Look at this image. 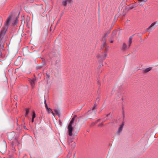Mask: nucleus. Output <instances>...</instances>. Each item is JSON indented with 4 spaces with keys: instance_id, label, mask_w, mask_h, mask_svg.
<instances>
[{
    "instance_id": "nucleus-1",
    "label": "nucleus",
    "mask_w": 158,
    "mask_h": 158,
    "mask_svg": "<svg viewBox=\"0 0 158 158\" xmlns=\"http://www.w3.org/2000/svg\"><path fill=\"white\" fill-rule=\"evenodd\" d=\"M157 22H155L152 23L151 25L147 28V31H151L152 30H154L156 27V24L157 23Z\"/></svg>"
},
{
    "instance_id": "nucleus-2",
    "label": "nucleus",
    "mask_w": 158,
    "mask_h": 158,
    "mask_svg": "<svg viewBox=\"0 0 158 158\" xmlns=\"http://www.w3.org/2000/svg\"><path fill=\"white\" fill-rule=\"evenodd\" d=\"M29 82L31 85V88L32 89H34L35 88V83L36 82V79H29Z\"/></svg>"
},
{
    "instance_id": "nucleus-3",
    "label": "nucleus",
    "mask_w": 158,
    "mask_h": 158,
    "mask_svg": "<svg viewBox=\"0 0 158 158\" xmlns=\"http://www.w3.org/2000/svg\"><path fill=\"white\" fill-rule=\"evenodd\" d=\"M73 128L72 126L69 125L68 127V130L69 135L71 136L72 135V131H73Z\"/></svg>"
},
{
    "instance_id": "nucleus-4",
    "label": "nucleus",
    "mask_w": 158,
    "mask_h": 158,
    "mask_svg": "<svg viewBox=\"0 0 158 158\" xmlns=\"http://www.w3.org/2000/svg\"><path fill=\"white\" fill-rule=\"evenodd\" d=\"M124 126V123H122L120 125V127L119 128L118 130L117 131V134L118 135L120 134L121 132L122 131L123 129V127Z\"/></svg>"
},
{
    "instance_id": "nucleus-5",
    "label": "nucleus",
    "mask_w": 158,
    "mask_h": 158,
    "mask_svg": "<svg viewBox=\"0 0 158 158\" xmlns=\"http://www.w3.org/2000/svg\"><path fill=\"white\" fill-rule=\"evenodd\" d=\"M68 143L69 145H71V148L73 149L76 146L75 143L74 142H73L72 140L70 141H68Z\"/></svg>"
},
{
    "instance_id": "nucleus-6",
    "label": "nucleus",
    "mask_w": 158,
    "mask_h": 158,
    "mask_svg": "<svg viewBox=\"0 0 158 158\" xmlns=\"http://www.w3.org/2000/svg\"><path fill=\"white\" fill-rule=\"evenodd\" d=\"M72 2V0H63L62 2V4L65 6L67 4L70 3Z\"/></svg>"
},
{
    "instance_id": "nucleus-7",
    "label": "nucleus",
    "mask_w": 158,
    "mask_h": 158,
    "mask_svg": "<svg viewBox=\"0 0 158 158\" xmlns=\"http://www.w3.org/2000/svg\"><path fill=\"white\" fill-rule=\"evenodd\" d=\"M14 133L13 132L8 133L7 134V136L8 139L10 140H11L14 138Z\"/></svg>"
},
{
    "instance_id": "nucleus-8",
    "label": "nucleus",
    "mask_w": 158,
    "mask_h": 158,
    "mask_svg": "<svg viewBox=\"0 0 158 158\" xmlns=\"http://www.w3.org/2000/svg\"><path fill=\"white\" fill-rule=\"evenodd\" d=\"M107 54H105L104 55H102L99 57V60L101 61H102L104 60L107 57Z\"/></svg>"
},
{
    "instance_id": "nucleus-9",
    "label": "nucleus",
    "mask_w": 158,
    "mask_h": 158,
    "mask_svg": "<svg viewBox=\"0 0 158 158\" xmlns=\"http://www.w3.org/2000/svg\"><path fill=\"white\" fill-rule=\"evenodd\" d=\"M6 146L5 144L3 147L2 146L0 147V151L2 152H4L6 151Z\"/></svg>"
},
{
    "instance_id": "nucleus-10",
    "label": "nucleus",
    "mask_w": 158,
    "mask_h": 158,
    "mask_svg": "<svg viewBox=\"0 0 158 158\" xmlns=\"http://www.w3.org/2000/svg\"><path fill=\"white\" fill-rule=\"evenodd\" d=\"M128 48V47L127 46L125 43H123L121 48V49L123 51H125L127 50Z\"/></svg>"
},
{
    "instance_id": "nucleus-11",
    "label": "nucleus",
    "mask_w": 158,
    "mask_h": 158,
    "mask_svg": "<svg viewBox=\"0 0 158 158\" xmlns=\"http://www.w3.org/2000/svg\"><path fill=\"white\" fill-rule=\"evenodd\" d=\"M117 34V31L116 30H115L113 31L112 33L111 39H112L114 38L115 36H116Z\"/></svg>"
},
{
    "instance_id": "nucleus-12",
    "label": "nucleus",
    "mask_w": 158,
    "mask_h": 158,
    "mask_svg": "<svg viewBox=\"0 0 158 158\" xmlns=\"http://www.w3.org/2000/svg\"><path fill=\"white\" fill-rule=\"evenodd\" d=\"M96 106H95V104L92 109V110L93 111L91 113L93 114V116L95 115L96 114V111L94 110V109H96Z\"/></svg>"
},
{
    "instance_id": "nucleus-13",
    "label": "nucleus",
    "mask_w": 158,
    "mask_h": 158,
    "mask_svg": "<svg viewBox=\"0 0 158 158\" xmlns=\"http://www.w3.org/2000/svg\"><path fill=\"white\" fill-rule=\"evenodd\" d=\"M19 15H18L17 17L15 18V19L14 20V22L13 23L14 25H15L18 23V18L19 17Z\"/></svg>"
},
{
    "instance_id": "nucleus-14",
    "label": "nucleus",
    "mask_w": 158,
    "mask_h": 158,
    "mask_svg": "<svg viewBox=\"0 0 158 158\" xmlns=\"http://www.w3.org/2000/svg\"><path fill=\"white\" fill-rule=\"evenodd\" d=\"M76 117V116H75L74 117H73L71 119V121H70L69 124V125H70L72 126V125L74 123V120L75 118V117Z\"/></svg>"
},
{
    "instance_id": "nucleus-15",
    "label": "nucleus",
    "mask_w": 158,
    "mask_h": 158,
    "mask_svg": "<svg viewBox=\"0 0 158 158\" xmlns=\"http://www.w3.org/2000/svg\"><path fill=\"white\" fill-rule=\"evenodd\" d=\"M152 69V67H149L147 68L146 69L144 70V73H147L148 72H149Z\"/></svg>"
},
{
    "instance_id": "nucleus-16",
    "label": "nucleus",
    "mask_w": 158,
    "mask_h": 158,
    "mask_svg": "<svg viewBox=\"0 0 158 158\" xmlns=\"http://www.w3.org/2000/svg\"><path fill=\"white\" fill-rule=\"evenodd\" d=\"M54 111L56 113V114L58 116H59L60 115V112L57 109H55L54 110Z\"/></svg>"
},
{
    "instance_id": "nucleus-17",
    "label": "nucleus",
    "mask_w": 158,
    "mask_h": 158,
    "mask_svg": "<svg viewBox=\"0 0 158 158\" xmlns=\"http://www.w3.org/2000/svg\"><path fill=\"white\" fill-rule=\"evenodd\" d=\"M132 37H129V41H128L129 45H128V47H129L130 46L131 44L132 43Z\"/></svg>"
},
{
    "instance_id": "nucleus-18",
    "label": "nucleus",
    "mask_w": 158,
    "mask_h": 158,
    "mask_svg": "<svg viewBox=\"0 0 158 158\" xmlns=\"http://www.w3.org/2000/svg\"><path fill=\"white\" fill-rule=\"evenodd\" d=\"M29 113V110L28 108H26L25 109V116L27 117Z\"/></svg>"
},
{
    "instance_id": "nucleus-19",
    "label": "nucleus",
    "mask_w": 158,
    "mask_h": 158,
    "mask_svg": "<svg viewBox=\"0 0 158 158\" xmlns=\"http://www.w3.org/2000/svg\"><path fill=\"white\" fill-rule=\"evenodd\" d=\"M106 37L105 36H104L102 37V41L103 43H106Z\"/></svg>"
},
{
    "instance_id": "nucleus-20",
    "label": "nucleus",
    "mask_w": 158,
    "mask_h": 158,
    "mask_svg": "<svg viewBox=\"0 0 158 158\" xmlns=\"http://www.w3.org/2000/svg\"><path fill=\"white\" fill-rule=\"evenodd\" d=\"M148 0H138L139 2H143V3L147 1Z\"/></svg>"
},
{
    "instance_id": "nucleus-21",
    "label": "nucleus",
    "mask_w": 158,
    "mask_h": 158,
    "mask_svg": "<svg viewBox=\"0 0 158 158\" xmlns=\"http://www.w3.org/2000/svg\"><path fill=\"white\" fill-rule=\"evenodd\" d=\"M44 104H45V106L46 108L47 109H48V107L47 106V104L46 103V100H45V101H44Z\"/></svg>"
},
{
    "instance_id": "nucleus-22",
    "label": "nucleus",
    "mask_w": 158,
    "mask_h": 158,
    "mask_svg": "<svg viewBox=\"0 0 158 158\" xmlns=\"http://www.w3.org/2000/svg\"><path fill=\"white\" fill-rule=\"evenodd\" d=\"M110 32V30L109 31L107 32L105 35L104 36H107L108 35V34Z\"/></svg>"
},
{
    "instance_id": "nucleus-23",
    "label": "nucleus",
    "mask_w": 158,
    "mask_h": 158,
    "mask_svg": "<svg viewBox=\"0 0 158 158\" xmlns=\"http://www.w3.org/2000/svg\"><path fill=\"white\" fill-rule=\"evenodd\" d=\"M35 113L34 112H33V115H32V118L34 119L35 118Z\"/></svg>"
},
{
    "instance_id": "nucleus-24",
    "label": "nucleus",
    "mask_w": 158,
    "mask_h": 158,
    "mask_svg": "<svg viewBox=\"0 0 158 158\" xmlns=\"http://www.w3.org/2000/svg\"><path fill=\"white\" fill-rule=\"evenodd\" d=\"M106 43H103V44H102V49H103V47H105V45H106Z\"/></svg>"
},
{
    "instance_id": "nucleus-25",
    "label": "nucleus",
    "mask_w": 158,
    "mask_h": 158,
    "mask_svg": "<svg viewBox=\"0 0 158 158\" xmlns=\"http://www.w3.org/2000/svg\"><path fill=\"white\" fill-rule=\"evenodd\" d=\"M59 124L60 125V126L62 125V122L60 120H59Z\"/></svg>"
},
{
    "instance_id": "nucleus-26",
    "label": "nucleus",
    "mask_w": 158,
    "mask_h": 158,
    "mask_svg": "<svg viewBox=\"0 0 158 158\" xmlns=\"http://www.w3.org/2000/svg\"><path fill=\"white\" fill-rule=\"evenodd\" d=\"M50 113H51L54 116V114L51 109H50Z\"/></svg>"
},
{
    "instance_id": "nucleus-27",
    "label": "nucleus",
    "mask_w": 158,
    "mask_h": 158,
    "mask_svg": "<svg viewBox=\"0 0 158 158\" xmlns=\"http://www.w3.org/2000/svg\"><path fill=\"white\" fill-rule=\"evenodd\" d=\"M109 48L108 47H106V48H105L106 51H107L108 50Z\"/></svg>"
},
{
    "instance_id": "nucleus-28",
    "label": "nucleus",
    "mask_w": 158,
    "mask_h": 158,
    "mask_svg": "<svg viewBox=\"0 0 158 158\" xmlns=\"http://www.w3.org/2000/svg\"><path fill=\"white\" fill-rule=\"evenodd\" d=\"M50 109H51L50 108H48V109H47V110L48 112V113H50Z\"/></svg>"
},
{
    "instance_id": "nucleus-29",
    "label": "nucleus",
    "mask_w": 158,
    "mask_h": 158,
    "mask_svg": "<svg viewBox=\"0 0 158 158\" xmlns=\"http://www.w3.org/2000/svg\"><path fill=\"white\" fill-rule=\"evenodd\" d=\"M144 146H143L140 149V151H141L143 150V148Z\"/></svg>"
},
{
    "instance_id": "nucleus-30",
    "label": "nucleus",
    "mask_w": 158,
    "mask_h": 158,
    "mask_svg": "<svg viewBox=\"0 0 158 158\" xmlns=\"http://www.w3.org/2000/svg\"><path fill=\"white\" fill-rule=\"evenodd\" d=\"M98 14L99 15H100V9L99 8H98Z\"/></svg>"
},
{
    "instance_id": "nucleus-31",
    "label": "nucleus",
    "mask_w": 158,
    "mask_h": 158,
    "mask_svg": "<svg viewBox=\"0 0 158 158\" xmlns=\"http://www.w3.org/2000/svg\"><path fill=\"white\" fill-rule=\"evenodd\" d=\"M21 23L22 24H24V23H25V21H22L21 22Z\"/></svg>"
},
{
    "instance_id": "nucleus-32",
    "label": "nucleus",
    "mask_w": 158,
    "mask_h": 158,
    "mask_svg": "<svg viewBox=\"0 0 158 158\" xmlns=\"http://www.w3.org/2000/svg\"><path fill=\"white\" fill-rule=\"evenodd\" d=\"M110 43H113V41L112 40H110Z\"/></svg>"
},
{
    "instance_id": "nucleus-33",
    "label": "nucleus",
    "mask_w": 158,
    "mask_h": 158,
    "mask_svg": "<svg viewBox=\"0 0 158 158\" xmlns=\"http://www.w3.org/2000/svg\"><path fill=\"white\" fill-rule=\"evenodd\" d=\"M102 123H101V124H100L99 125H98V126L99 127H100V126H102Z\"/></svg>"
},
{
    "instance_id": "nucleus-34",
    "label": "nucleus",
    "mask_w": 158,
    "mask_h": 158,
    "mask_svg": "<svg viewBox=\"0 0 158 158\" xmlns=\"http://www.w3.org/2000/svg\"><path fill=\"white\" fill-rule=\"evenodd\" d=\"M34 118H32V120H31V122L32 123H33L34 122Z\"/></svg>"
},
{
    "instance_id": "nucleus-35",
    "label": "nucleus",
    "mask_w": 158,
    "mask_h": 158,
    "mask_svg": "<svg viewBox=\"0 0 158 158\" xmlns=\"http://www.w3.org/2000/svg\"><path fill=\"white\" fill-rule=\"evenodd\" d=\"M110 115V114H107L106 115V116L107 117L109 115Z\"/></svg>"
},
{
    "instance_id": "nucleus-36",
    "label": "nucleus",
    "mask_w": 158,
    "mask_h": 158,
    "mask_svg": "<svg viewBox=\"0 0 158 158\" xmlns=\"http://www.w3.org/2000/svg\"><path fill=\"white\" fill-rule=\"evenodd\" d=\"M90 118H92L93 117H92V116H90Z\"/></svg>"
},
{
    "instance_id": "nucleus-37",
    "label": "nucleus",
    "mask_w": 158,
    "mask_h": 158,
    "mask_svg": "<svg viewBox=\"0 0 158 158\" xmlns=\"http://www.w3.org/2000/svg\"><path fill=\"white\" fill-rule=\"evenodd\" d=\"M99 120H99V119L98 120V121H97V122L99 121Z\"/></svg>"
},
{
    "instance_id": "nucleus-38",
    "label": "nucleus",
    "mask_w": 158,
    "mask_h": 158,
    "mask_svg": "<svg viewBox=\"0 0 158 158\" xmlns=\"http://www.w3.org/2000/svg\"><path fill=\"white\" fill-rule=\"evenodd\" d=\"M123 114H124V112L123 111Z\"/></svg>"
},
{
    "instance_id": "nucleus-39",
    "label": "nucleus",
    "mask_w": 158,
    "mask_h": 158,
    "mask_svg": "<svg viewBox=\"0 0 158 158\" xmlns=\"http://www.w3.org/2000/svg\"><path fill=\"white\" fill-rule=\"evenodd\" d=\"M15 104H16V105H17V103H15Z\"/></svg>"
},
{
    "instance_id": "nucleus-40",
    "label": "nucleus",
    "mask_w": 158,
    "mask_h": 158,
    "mask_svg": "<svg viewBox=\"0 0 158 158\" xmlns=\"http://www.w3.org/2000/svg\"><path fill=\"white\" fill-rule=\"evenodd\" d=\"M27 89H28V87H27Z\"/></svg>"
}]
</instances>
